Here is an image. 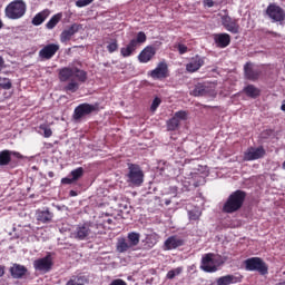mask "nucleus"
<instances>
[{"mask_svg": "<svg viewBox=\"0 0 285 285\" xmlns=\"http://www.w3.org/2000/svg\"><path fill=\"white\" fill-rule=\"evenodd\" d=\"M72 77H75L80 83H86V81L88 80V72L77 67H63L58 69V79L62 83H66V81H70Z\"/></svg>", "mask_w": 285, "mask_h": 285, "instance_id": "f257e3e1", "label": "nucleus"}, {"mask_svg": "<svg viewBox=\"0 0 285 285\" xmlns=\"http://www.w3.org/2000/svg\"><path fill=\"white\" fill-rule=\"evenodd\" d=\"M27 10H28V4H26V1L13 0L6 7L4 14L7 19L17 21V19H22V17H26Z\"/></svg>", "mask_w": 285, "mask_h": 285, "instance_id": "f03ea898", "label": "nucleus"}, {"mask_svg": "<svg viewBox=\"0 0 285 285\" xmlns=\"http://www.w3.org/2000/svg\"><path fill=\"white\" fill-rule=\"evenodd\" d=\"M246 199V193L242 190L234 191L226 200L223 210L224 213H237L242 206H244V200Z\"/></svg>", "mask_w": 285, "mask_h": 285, "instance_id": "7ed1b4c3", "label": "nucleus"}, {"mask_svg": "<svg viewBox=\"0 0 285 285\" xmlns=\"http://www.w3.org/2000/svg\"><path fill=\"white\" fill-rule=\"evenodd\" d=\"M129 186H141L144 184V170L137 164H128V173L126 175Z\"/></svg>", "mask_w": 285, "mask_h": 285, "instance_id": "20e7f679", "label": "nucleus"}, {"mask_svg": "<svg viewBox=\"0 0 285 285\" xmlns=\"http://www.w3.org/2000/svg\"><path fill=\"white\" fill-rule=\"evenodd\" d=\"M92 235H95V233H92L90 224L88 223L76 225L71 233V237L78 242H86V239H90Z\"/></svg>", "mask_w": 285, "mask_h": 285, "instance_id": "39448f33", "label": "nucleus"}, {"mask_svg": "<svg viewBox=\"0 0 285 285\" xmlns=\"http://www.w3.org/2000/svg\"><path fill=\"white\" fill-rule=\"evenodd\" d=\"M246 271H256L261 275H268V265L259 257H252L245 261Z\"/></svg>", "mask_w": 285, "mask_h": 285, "instance_id": "423d86ee", "label": "nucleus"}, {"mask_svg": "<svg viewBox=\"0 0 285 285\" xmlns=\"http://www.w3.org/2000/svg\"><path fill=\"white\" fill-rule=\"evenodd\" d=\"M266 14L272 19L274 23L282 22L285 20V11L282 7L271 3L266 9Z\"/></svg>", "mask_w": 285, "mask_h": 285, "instance_id": "0eeeda50", "label": "nucleus"}, {"mask_svg": "<svg viewBox=\"0 0 285 285\" xmlns=\"http://www.w3.org/2000/svg\"><path fill=\"white\" fill-rule=\"evenodd\" d=\"M222 26L232 35H239V20L225 14L222 17Z\"/></svg>", "mask_w": 285, "mask_h": 285, "instance_id": "6e6552de", "label": "nucleus"}, {"mask_svg": "<svg viewBox=\"0 0 285 285\" xmlns=\"http://www.w3.org/2000/svg\"><path fill=\"white\" fill-rule=\"evenodd\" d=\"M200 268L205 273H217V264L215 263V254H205L202 258Z\"/></svg>", "mask_w": 285, "mask_h": 285, "instance_id": "1a4fd4ad", "label": "nucleus"}, {"mask_svg": "<svg viewBox=\"0 0 285 285\" xmlns=\"http://www.w3.org/2000/svg\"><path fill=\"white\" fill-rule=\"evenodd\" d=\"M35 271L39 273H50L52 271V256L47 255L42 258H38L33 262Z\"/></svg>", "mask_w": 285, "mask_h": 285, "instance_id": "9d476101", "label": "nucleus"}, {"mask_svg": "<svg viewBox=\"0 0 285 285\" xmlns=\"http://www.w3.org/2000/svg\"><path fill=\"white\" fill-rule=\"evenodd\" d=\"M59 52V45L57 43H49L45 46L40 51H39V58L42 60H50L55 55Z\"/></svg>", "mask_w": 285, "mask_h": 285, "instance_id": "9b49d317", "label": "nucleus"}, {"mask_svg": "<svg viewBox=\"0 0 285 285\" xmlns=\"http://www.w3.org/2000/svg\"><path fill=\"white\" fill-rule=\"evenodd\" d=\"M264 155H266V150L264 149V147H258V148L250 147L245 151L244 160L255 161L256 159H262Z\"/></svg>", "mask_w": 285, "mask_h": 285, "instance_id": "f8f14e48", "label": "nucleus"}, {"mask_svg": "<svg viewBox=\"0 0 285 285\" xmlns=\"http://www.w3.org/2000/svg\"><path fill=\"white\" fill-rule=\"evenodd\" d=\"M151 79H166L168 77V63L161 61L149 72Z\"/></svg>", "mask_w": 285, "mask_h": 285, "instance_id": "ddd939ff", "label": "nucleus"}, {"mask_svg": "<svg viewBox=\"0 0 285 285\" xmlns=\"http://www.w3.org/2000/svg\"><path fill=\"white\" fill-rule=\"evenodd\" d=\"M12 157H16V159H23V156L18 151L8 149L0 151V166H8L12 161Z\"/></svg>", "mask_w": 285, "mask_h": 285, "instance_id": "4468645a", "label": "nucleus"}, {"mask_svg": "<svg viewBox=\"0 0 285 285\" xmlns=\"http://www.w3.org/2000/svg\"><path fill=\"white\" fill-rule=\"evenodd\" d=\"M97 110V106L90 104H81L75 109L73 117L75 119H81V117H86V115H90Z\"/></svg>", "mask_w": 285, "mask_h": 285, "instance_id": "2eb2a0df", "label": "nucleus"}, {"mask_svg": "<svg viewBox=\"0 0 285 285\" xmlns=\"http://www.w3.org/2000/svg\"><path fill=\"white\" fill-rule=\"evenodd\" d=\"M205 60L204 57H200L199 55H196L190 59V61L186 65V71L187 72H197L204 66Z\"/></svg>", "mask_w": 285, "mask_h": 285, "instance_id": "dca6fc26", "label": "nucleus"}, {"mask_svg": "<svg viewBox=\"0 0 285 285\" xmlns=\"http://www.w3.org/2000/svg\"><path fill=\"white\" fill-rule=\"evenodd\" d=\"M52 217H55V214L50 212V208L38 209L36 212V219L37 222H40V224H50Z\"/></svg>", "mask_w": 285, "mask_h": 285, "instance_id": "f3484780", "label": "nucleus"}, {"mask_svg": "<svg viewBox=\"0 0 285 285\" xmlns=\"http://www.w3.org/2000/svg\"><path fill=\"white\" fill-rule=\"evenodd\" d=\"M244 72H245L246 79H249V81H257L259 79V75H262V71L253 67V63L250 62H247L244 66Z\"/></svg>", "mask_w": 285, "mask_h": 285, "instance_id": "a211bd4d", "label": "nucleus"}, {"mask_svg": "<svg viewBox=\"0 0 285 285\" xmlns=\"http://www.w3.org/2000/svg\"><path fill=\"white\" fill-rule=\"evenodd\" d=\"M179 246H184V239L178 236H170L164 243V250H175V248H179Z\"/></svg>", "mask_w": 285, "mask_h": 285, "instance_id": "6ab92c4d", "label": "nucleus"}, {"mask_svg": "<svg viewBox=\"0 0 285 285\" xmlns=\"http://www.w3.org/2000/svg\"><path fill=\"white\" fill-rule=\"evenodd\" d=\"M214 43H216V48H228L230 46V35L215 33Z\"/></svg>", "mask_w": 285, "mask_h": 285, "instance_id": "aec40b11", "label": "nucleus"}, {"mask_svg": "<svg viewBox=\"0 0 285 285\" xmlns=\"http://www.w3.org/2000/svg\"><path fill=\"white\" fill-rule=\"evenodd\" d=\"M81 177H83V168L78 167L71 170L70 176L62 178L61 184H75V181H78V179H81Z\"/></svg>", "mask_w": 285, "mask_h": 285, "instance_id": "412c9836", "label": "nucleus"}, {"mask_svg": "<svg viewBox=\"0 0 285 285\" xmlns=\"http://www.w3.org/2000/svg\"><path fill=\"white\" fill-rule=\"evenodd\" d=\"M79 32V26L78 24H71L70 28L63 30L60 35V41L62 43H66L67 41H70L72 39L73 35H77Z\"/></svg>", "mask_w": 285, "mask_h": 285, "instance_id": "4be33fe9", "label": "nucleus"}, {"mask_svg": "<svg viewBox=\"0 0 285 285\" xmlns=\"http://www.w3.org/2000/svg\"><path fill=\"white\" fill-rule=\"evenodd\" d=\"M156 50L154 49V47H146L138 56V60L140 61V63H148V61H150V59H153L156 55Z\"/></svg>", "mask_w": 285, "mask_h": 285, "instance_id": "5701e85b", "label": "nucleus"}, {"mask_svg": "<svg viewBox=\"0 0 285 285\" xmlns=\"http://www.w3.org/2000/svg\"><path fill=\"white\" fill-rule=\"evenodd\" d=\"M239 282H242V277L233 274H228L216 279L217 285L239 284Z\"/></svg>", "mask_w": 285, "mask_h": 285, "instance_id": "b1692460", "label": "nucleus"}, {"mask_svg": "<svg viewBox=\"0 0 285 285\" xmlns=\"http://www.w3.org/2000/svg\"><path fill=\"white\" fill-rule=\"evenodd\" d=\"M157 242H159V236L157 234H148L145 239H142V246L145 250H150V248L157 246Z\"/></svg>", "mask_w": 285, "mask_h": 285, "instance_id": "393cba45", "label": "nucleus"}, {"mask_svg": "<svg viewBox=\"0 0 285 285\" xmlns=\"http://www.w3.org/2000/svg\"><path fill=\"white\" fill-rule=\"evenodd\" d=\"M26 273H28V268L23 265L13 264V266L10 267V274L13 279H21Z\"/></svg>", "mask_w": 285, "mask_h": 285, "instance_id": "a878e982", "label": "nucleus"}, {"mask_svg": "<svg viewBox=\"0 0 285 285\" xmlns=\"http://www.w3.org/2000/svg\"><path fill=\"white\" fill-rule=\"evenodd\" d=\"M49 17L50 10L45 9L32 18L31 23L32 26H41V23H43V21H46Z\"/></svg>", "mask_w": 285, "mask_h": 285, "instance_id": "bb28decb", "label": "nucleus"}, {"mask_svg": "<svg viewBox=\"0 0 285 285\" xmlns=\"http://www.w3.org/2000/svg\"><path fill=\"white\" fill-rule=\"evenodd\" d=\"M132 248V245L125 237H119L116 244L117 253H128Z\"/></svg>", "mask_w": 285, "mask_h": 285, "instance_id": "cd10ccee", "label": "nucleus"}, {"mask_svg": "<svg viewBox=\"0 0 285 285\" xmlns=\"http://www.w3.org/2000/svg\"><path fill=\"white\" fill-rule=\"evenodd\" d=\"M135 50H137V41H135V39H131L126 47H122L120 49V53L122 55V57H130L132 52H135Z\"/></svg>", "mask_w": 285, "mask_h": 285, "instance_id": "c85d7f7f", "label": "nucleus"}, {"mask_svg": "<svg viewBox=\"0 0 285 285\" xmlns=\"http://www.w3.org/2000/svg\"><path fill=\"white\" fill-rule=\"evenodd\" d=\"M243 92H245L247 97H250V99H257L262 91L259 88L255 87V85H248L244 87Z\"/></svg>", "mask_w": 285, "mask_h": 285, "instance_id": "c756f323", "label": "nucleus"}, {"mask_svg": "<svg viewBox=\"0 0 285 285\" xmlns=\"http://www.w3.org/2000/svg\"><path fill=\"white\" fill-rule=\"evenodd\" d=\"M210 92V88L206 85L198 83L193 90L194 97H204Z\"/></svg>", "mask_w": 285, "mask_h": 285, "instance_id": "7c9ffc66", "label": "nucleus"}, {"mask_svg": "<svg viewBox=\"0 0 285 285\" xmlns=\"http://www.w3.org/2000/svg\"><path fill=\"white\" fill-rule=\"evenodd\" d=\"M63 17L62 13H56L53 14L50 20L46 23L47 30H53L57 27V23L61 21V18Z\"/></svg>", "mask_w": 285, "mask_h": 285, "instance_id": "2f4dec72", "label": "nucleus"}, {"mask_svg": "<svg viewBox=\"0 0 285 285\" xmlns=\"http://www.w3.org/2000/svg\"><path fill=\"white\" fill-rule=\"evenodd\" d=\"M139 239H141V235L137 232H130L127 235V242L131 245V248L139 245Z\"/></svg>", "mask_w": 285, "mask_h": 285, "instance_id": "473e14b6", "label": "nucleus"}, {"mask_svg": "<svg viewBox=\"0 0 285 285\" xmlns=\"http://www.w3.org/2000/svg\"><path fill=\"white\" fill-rule=\"evenodd\" d=\"M39 134L42 135L46 139L52 137V129L50 128V126L42 124L39 126Z\"/></svg>", "mask_w": 285, "mask_h": 285, "instance_id": "72a5a7b5", "label": "nucleus"}, {"mask_svg": "<svg viewBox=\"0 0 285 285\" xmlns=\"http://www.w3.org/2000/svg\"><path fill=\"white\" fill-rule=\"evenodd\" d=\"M66 92H77L79 90V81L71 80L69 83H67L63 88Z\"/></svg>", "mask_w": 285, "mask_h": 285, "instance_id": "f704fd0d", "label": "nucleus"}, {"mask_svg": "<svg viewBox=\"0 0 285 285\" xmlns=\"http://www.w3.org/2000/svg\"><path fill=\"white\" fill-rule=\"evenodd\" d=\"M183 272H184L183 267H177L175 269H170L167 273V279H175V277H177L178 275H181Z\"/></svg>", "mask_w": 285, "mask_h": 285, "instance_id": "c9c22d12", "label": "nucleus"}, {"mask_svg": "<svg viewBox=\"0 0 285 285\" xmlns=\"http://www.w3.org/2000/svg\"><path fill=\"white\" fill-rule=\"evenodd\" d=\"M179 121L177 120V118L174 116L171 119H169L167 121V129L168 130H177V128H179Z\"/></svg>", "mask_w": 285, "mask_h": 285, "instance_id": "e433bc0d", "label": "nucleus"}, {"mask_svg": "<svg viewBox=\"0 0 285 285\" xmlns=\"http://www.w3.org/2000/svg\"><path fill=\"white\" fill-rule=\"evenodd\" d=\"M188 217H189L190 222H197V219H199V217H202V212L197 208L189 210Z\"/></svg>", "mask_w": 285, "mask_h": 285, "instance_id": "4c0bfd02", "label": "nucleus"}, {"mask_svg": "<svg viewBox=\"0 0 285 285\" xmlns=\"http://www.w3.org/2000/svg\"><path fill=\"white\" fill-rule=\"evenodd\" d=\"M174 117L181 124V121H186V119H188V112L184 110L176 111Z\"/></svg>", "mask_w": 285, "mask_h": 285, "instance_id": "58836bf2", "label": "nucleus"}, {"mask_svg": "<svg viewBox=\"0 0 285 285\" xmlns=\"http://www.w3.org/2000/svg\"><path fill=\"white\" fill-rule=\"evenodd\" d=\"M0 88H3V90H10V88H12V82H10V79L8 78H0Z\"/></svg>", "mask_w": 285, "mask_h": 285, "instance_id": "ea45409f", "label": "nucleus"}, {"mask_svg": "<svg viewBox=\"0 0 285 285\" xmlns=\"http://www.w3.org/2000/svg\"><path fill=\"white\" fill-rule=\"evenodd\" d=\"M146 39H147L146 33L144 31H139L135 39L136 48H137V46H139V43H146Z\"/></svg>", "mask_w": 285, "mask_h": 285, "instance_id": "a19ab883", "label": "nucleus"}, {"mask_svg": "<svg viewBox=\"0 0 285 285\" xmlns=\"http://www.w3.org/2000/svg\"><path fill=\"white\" fill-rule=\"evenodd\" d=\"M95 0H78L76 2L77 8H86V6H90Z\"/></svg>", "mask_w": 285, "mask_h": 285, "instance_id": "79ce46f5", "label": "nucleus"}, {"mask_svg": "<svg viewBox=\"0 0 285 285\" xmlns=\"http://www.w3.org/2000/svg\"><path fill=\"white\" fill-rule=\"evenodd\" d=\"M160 105H161V99L156 97L153 100V104H151V107H150L151 112H155V110H157V108H159Z\"/></svg>", "mask_w": 285, "mask_h": 285, "instance_id": "37998d69", "label": "nucleus"}, {"mask_svg": "<svg viewBox=\"0 0 285 285\" xmlns=\"http://www.w3.org/2000/svg\"><path fill=\"white\" fill-rule=\"evenodd\" d=\"M119 48V45L117 43V40L110 42L108 46H107V50L108 52H116V50Z\"/></svg>", "mask_w": 285, "mask_h": 285, "instance_id": "c03bdc74", "label": "nucleus"}, {"mask_svg": "<svg viewBox=\"0 0 285 285\" xmlns=\"http://www.w3.org/2000/svg\"><path fill=\"white\" fill-rule=\"evenodd\" d=\"M178 52L179 55H186V52H188V47H186V45H178Z\"/></svg>", "mask_w": 285, "mask_h": 285, "instance_id": "a18cd8bd", "label": "nucleus"}, {"mask_svg": "<svg viewBox=\"0 0 285 285\" xmlns=\"http://www.w3.org/2000/svg\"><path fill=\"white\" fill-rule=\"evenodd\" d=\"M109 285H128V283H126V281L121 278H117V279H114Z\"/></svg>", "mask_w": 285, "mask_h": 285, "instance_id": "49530a36", "label": "nucleus"}, {"mask_svg": "<svg viewBox=\"0 0 285 285\" xmlns=\"http://www.w3.org/2000/svg\"><path fill=\"white\" fill-rule=\"evenodd\" d=\"M105 226H112L115 224V219L107 218L104 220Z\"/></svg>", "mask_w": 285, "mask_h": 285, "instance_id": "de8ad7c7", "label": "nucleus"}, {"mask_svg": "<svg viewBox=\"0 0 285 285\" xmlns=\"http://www.w3.org/2000/svg\"><path fill=\"white\" fill-rule=\"evenodd\" d=\"M204 3L207 8H213V6H215V2L213 0H205Z\"/></svg>", "mask_w": 285, "mask_h": 285, "instance_id": "09e8293b", "label": "nucleus"}, {"mask_svg": "<svg viewBox=\"0 0 285 285\" xmlns=\"http://www.w3.org/2000/svg\"><path fill=\"white\" fill-rule=\"evenodd\" d=\"M6 275V268L3 266H0V277H3Z\"/></svg>", "mask_w": 285, "mask_h": 285, "instance_id": "8fccbe9b", "label": "nucleus"}, {"mask_svg": "<svg viewBox=\"0 0 285 285\" xmlns=\"http://www.w3.org/2000/svg\"><path fill=\"white\" fill-rule=\"evenodd\" d=\"M184 188H185V190H189V188H190V183L185 181Z\"/></svg>", "mask_w": 285, "mask_h": 285, "instance_id": "3c124183", "label": "nucleus"}, {"mask_svg": "<svg viewBox=\"0 0 285 285\" xmlns=\"http://www.w3.org/2000/svg\"><path fill=\"white\" fill-rule=\"evenodd\" d=\"M3 66V58L0 56V68Z\"/></svg>", "mask_w": 285, "mask_h": 285, "instance_id": "603ef678", "label": "nucleus"}, {"mask_svg": "<svg viewBox=\"0 0 285 285\" xmlns=\"http://www.w3.org/2000/svg\"><path fill=\"white\" fill-rule=\"evenodd\" d=\"M281 110H283V112H285V104L281 106Z\"/></svg>", "mask_w": 285, "mask_h": 285, "instance_id": "864d4df0", "label": "nucleus"}, {"mask_svg": "<svg viewBox=\"0 0 285 285\" xmlns=\"http://www.w3.org/2000/svg\"><path fill=\"white\" fill-rule=\"evenodd\" d=\"M3 28V21L0 19V30Z\"/></svg>", "mask_w": 285, "mask_h": 285, "instance_id": "5fc2aeb1", "label": "nucleus"}, {"mask_svg": "<svg viewBox=\"0 0 285 285\" xmlns=\"http://www.w3.org/2000/svg\"><path fill=\"white\" fill-rule=\"evenodd\" d=\"M189 268H190V271H193V268H195V266L193 265V266H190Z\"/></svg>", "mask_w": 285, "mask_h": 285, "instance_id": "6e6d98bb", "label": "nucleus"}, {"mask_svg": "<svg viewBox=\"0 0 285 285\" xmlns=\"http://www.w3.org/2000/svg\"><path fill=\"white\" fill-rule=\"evenodd\" d=\"M278 285H285V282H283V283H279Z\"/></svg>", "mask_w": 285, "mask_h": 285, "instance_id": "4d7b16f0", "label": "nucleus"}, {"mask_svg": "<svg viewBox=\"0 0 285 285\" xmlns=\"http://www.w3.org/2000/svg\"><path fill=\"white\" fill-rule=\"evenodd\" d=\"M49 177H52V173H49Z\"/></svg>", "mask_w": 285, "mask_h": 285, "instance_id": "13d9d810", "label": "nucleus"}]
</instances>
